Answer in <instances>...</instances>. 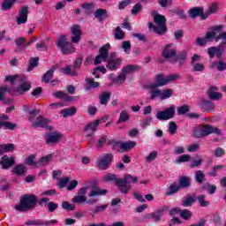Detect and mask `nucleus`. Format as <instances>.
Returning a JSON list of instances; mask_svg holds the SVG:
<instances>
[{
	"label": "nucleus",
	"mask_w": 226,
	"mask_h": 226,
	"mask_svg": "<svg viewBox=\"0 0 226 226\" xmlns=\"http://www.w3.org/2000/svg\"><path fill=\"white\" fill-rule=\"evenodd\" d=\"M71 33L73 35L71 38L72 43H79V41H80L81 36H82V31H80V26L73 25L71 27Z\"/></svg>",
	"instance_id": "2eb2a0df"
},
{
	"label": "nucleus",
	"mask_w": 226,
	"mask_h": 226,
	"mask_svg": "<svg viewBox=\"0 0 226 226\" xmlns=\"http://www.w3.org/2000/svg\"><path fill=\"white\" fill-rule=\"evenodd\" d=\"M56 47L64 54H73L75 52V48L73 44L66 41V35H61L56 42Z\"/></svg>",
	"instance_id": "423d86ee"
},
{
	"label": "nucleus",
	"mask_w": 226,
	"mask_h": 226,
	"mask_svg": "<svg viewBox=\"0 0 226 226\" xmlns=\"http://www.w3.org/2000/svg\"><path fill=\"white\" fill-rule=\"evenodd\" d=\"M202 13H203L202 8L194 7L189 11V17L191 19H197V17H200Z\"/></svg>",
	"instance_id": "cd10ccee"
},
{
	"label": "nucleus",
	"mask_w": 226,
	"mask_h": 226,
	"mask_svg": "<svg viewBox=\"0 0 226 226\" xmlns=\"http://www.w3.org/2000/svg\"><path fill=\"white\" fill-rule=\"evenodd\" d=\"M0 165H2V169L4 170L10 169V167L15 165V159L11 155H4L1 157Z\"/></svg>",
	"instance_id": "a211bd4d"
},
{
	"label": "nucleus",
	"mask_w": 226,
	"mask_h": 226,
	"mask_svg": "<svg viewBox=\"0 0 226 226\" xmlns=\"http://www.w3.org/2000/svg\"><path fill=\"white\" fill-rule=\"evenodd\" d=\"M102 179L105 183H109V181H115L116 185H117V181H119V179H117V176L112 173H108L102 177Z\"/></svg>",
	"instance_id": "79ce46f5"
},
{
	"label": "nucleus",
	"mask_w": 226,
	"mask_h": 226,
	"mask_svg": "<svg viewBox=\"0 0 226 226\" xmlns=\"http://www.w3.org/2000/svg\"><path fill=\"white\" fill-rule=\"evenodd\" d=\"M62 73L64 75H71V77H77L78 73L75 71H72V65H66L65 67L60 69Z\"/></svg>",
	"instance_id": "c9c22d12"
},
{
	"label": "nucleus",
	"mask_w": 226,
	"mask_h": 226,
	"mask_svg": "<svg viewBox=\"0 0 226 226\" xmlns=\"http://www.w3.org/2000/svg\"><path fill=\"white\" fill-rule=\"evenodd\" d=\"M152 17L154 18L155 26L153 25V23H149V29H154V33L157 34H163L167 31V19H165V16L158 14L156 11H154L152 12Z\"/></svg>",
	"instance_id": "7ed1b4c3"
},
{
	"label": "nucleus",
	"mask_w": 226,
	"mask_h": 226,
	"mask_svg": "<svg viewBox=\"0 0 226 226\" xmlns=\"http://www.w3.org/2000/svg\"><path fill=\"white\" fill-rule=\"evenodd\" d=\"M37 204L38 200H36V196L34 194H24L21 196L19 203L15 205L14 209L19 211V213H26V211L34 209Z\"/></svg>",
	"instance_id": "f03ea898"
},
{
	"label": "nucleus",
	"mask_w": 226,
	"mask_h": 226,
	"mask_svg": "<svg viewBox=\"0 0 226 226\" xmlns=\"http://www.w3.org/2000/svg\"><path fill=\"white\" fill-rule=\"evenodd\" d=\"M138 178L136 177H132L131 175H126L124 179L117 180V186H118L121 193L126 195L128 192H130V188H132V183H137Z\"/></svg>",
	"instance_id": "20e7f679"
},
{
	"label": "nucleus",
	"mask_w": 226,
	"mask_h": 226,
	"mask_svg": "<svg viewBox=\"0 0 226 226\" xmlns=\"http://www.w3.org/2000/svg\"><path fill=\"white\" fill-rule=\"evenodd\" d=\"M211 68H215L218 70V72H225L226 69V62L223 60H218L214 62L211 66Z\"/></svg>",
	"instance_id": "393cba45"
},
{
	"label": "nucleus",
	"mask_w": 226,
	"mask_h": 226,
	"mask_svg": "<svg viewBox=\"0 0 226 226\" xmlns=\"http://www.w3.org/2000/svg\"><path fill=\"white\" fill-rule=\"evenodd\" d=\"M166 209L167 207H162L154 211L153 213L147 214L144 216V220H153L156 223L162 220V216H163V213L166 211Z\"/></svg>",
	"instance_id": "ddd939ff"
},
{
	"label": "nucleus",
	"mask_w": 226,
	"mask_h": 226,
	"mask_svg": "<svg viewBox=\"0 0 226 226\" xmlns=\"http://www.w3.org/2000/svg\"><path fill=\"white\" fill-rule=\"evenodd\" d=\"M193 202H195V198H193L192 196H188V197L185 198V200L182 201V206L184 207H190V206H192V204H193Z\"/></svg>",
	"instance_id": "a18cd8bd"
},
{
	"label": "nucleus",
	"mask_w": 226,
	"mask_h": 226,
	"mask_svg": "<svg viewBox=\"0 0 226 226\" xmlns=\"http://www.w3.org/2000/svg\"><path fill=\"white\" fill-rule=\"evenodd\" d=\"M162 56L164 59H167L170 63H177V59L176 58V49L174 48V44H167L162 50Z\"/></svg>",
	"instance_id": "1a4fd4ad"
},
{
	"label": "nucleus",
	"mask_w": 226,
	"mask_h": 226,
	"mask_svg": "<svg viewBox=\"0 0 226 226\" xmlns=\"http://www.w3.org/2000/svg\"><path fill=\"white\" fill-rule=\"evenodd\" d=\"M130 120V114H128L125 110H123L120 112V116L119 118L117 120V124H119V123H126V121Z\"/></svg>",
	"instance_id": "ea45409f"
},
{
	"label": "nucleus",
	"mask_w": 226,
	"mask_h": 226,
	"mask_svg": "<svg viewBox=\"0 0 226 226\" xmlns=\"http://www.w3.org/2000/svg\"><path fill=\"white\" fill-rule=\"evenodd\" d=\"M25 225L26 226H39V225H43V221L42 220H28L25 222Z\"/></svg>",
	"instance_id": "13d9d810"
},
{
	"label": "nucleus",
	"mask_w": 226,
	"mask_h": 226,
	"mask_svg": "<svg viewBox=\"0 0 226 226\" xmlns=\"http://www.w3.org/2000/svg\"><path fill=\"white\" fill-rule=\"evenodd\" d=\"M35 48L37 50H41V52H43L48 49L47 42L45 41L37 42L35 45Z\"/></svg>",
	"instance_id": "774afa93"
},
{
	"label": "nucleus",
	"mask_w": 226,
	"mask_h": 226,
	"mask_svg": "<svg viewBox=\"0 0 226 226\" xmlns=\"http://www.w3.org/2000/svg\"><path fill=\"white\" fill-rule=\"evenodd\" d=\"M87 201V198L84 195L78 194L72 199V202L75 204H84Z\"/></svg>",
	"instance_id": "864d4df0"
},
{
	"label": "nucleus",
	"mask_w": 226,
	"mask_h": 226,
	"mask_svg": "<svg viewBox=\"0 0 226 226\" xmlns=\"http://www.w3.org/2000/svg\"><path fill=\"white\" fill-rule=\"evenodd\" d=\"M40 61V58L38 57H32L29 60V66L26 70V72H33L36 66H38V62Z\"/></svg>",
	"instance_id": "4c0bfd02"
},
{
	"label": "nucleus",
	"mask_w": 226,
	"mask_h": 226,
	"mask_svg": "<svg viewBox=\"0 0 226 226\" xmlns=\"http://www.w3.org/2000/svg\"><path fill=\"white\" fill-rule=\"evenodd\" d=\"M50 160H52V154L41 157L38 162H36L35 167H45V165H49Z\"/></svg>",
	"instance_id": "b1692460"
},
{
	"label": "nucleus",
	"mask_w": 226,
	"mask_h": 226,
	"mask_svg": "<svg viewBox=\"0 0 226 226\" xmlns=\"http://www.w3.org/2000/svg\"><path fill=\"white\" fill-rule=\"evenodd\" d=\"M124 80H126V74H124V72H123L120 75H118V77L113 79V82H115L116 84H119V82L120 84H123Z\"/></svg>",
	"instance_id": "e2e57ef3"
},
{
	"label": "nucleus",
	"mask_w": 226,
	"mask_h": 226,
	"mask_svg": "<svg viewBox=\"0 0 226 226\" xmlns=\"http://www.w3.org/2000/svg\"><path fill=\"white\" fill-rule=\"evenodd\" d=\"M29 13V8L23 6L19 11V17L17 18V23L19 26L26 24L27 22V15Z\"/></svg>",
	"instance_id": "dca6fc26"
},
{
	"label": "nucleus",
	"mask_w": 226,
	"mask_h": 226,
	"mask_svg": "<svg viewBox=\"0 0 226 226\" xmlns=\"http://www.w3.org/2000/svg\"><path fill=\"white\" fill-rule=\"evenodd\" d=\"M137 70H139V65L129 64L122 68V72L124 73L125 75H128L130 73H135Z\"/></svg>",
	"instance_id": "c756f323"
},
{
	"label": "nucleus",
	"mask_w": 226,
	"mask_h": 226,
	"mask_svg": "<svg viewBox=\"0 0 226 226\" xmlns=\"http://www.w3.org/2000/svg\"><path fill=\"white\" fill-rule=\"evenodd\" d=\"M68 183H70V178L68 177L60 178L58 182V186L62 190L63 188H66V185H68Z\"/></svg>",
	"instance_id": "680f3d73"
},
{
	"label": "nucleus",
	"mask_w": 226,
	"mask_h": 226,
	"mask_svg": "<svg viewBox=\"0 0 226 226\" xmlns=\"http://www.w3.org/2000/svg\"><path fill=\"white\" fill-rule=\"evenodd\" d=\"M187 56L188 51H186V49L178 52L177 56H176V59L178 61L179 66H183V64H185Z\"/></svg>",
	"instance_id": "4be33fe9"
},
{
	"label": "nucleus",
	"mask_w": 226,
	"mask_h": 226,
	"mask_svg": "<svg viewBox=\"0 0 226 226\" xmlns=\"http://www.w3.org/2000/svg\"><path fill=\"white\" fill-rule=\"evenodd\" d=\"M168 81H167V76L165 74H158L155 77V83L150 85V87L153 89H156V87H163V86H167Z\"/></svg>",
	"instance_id": "f3484780"
},
{
	"label": "nucleus",
	"mask_w": 226,
	"mask_h": 226,
	"mask_svg": "<svg viewBox=\"0 0 226 226\" xmlns=\"http://www.w3.org/2000/svg\"><path fill=\"white\" fill-rule=\"evenodd\" d=\"M198 105L203 112H210V110H215V103L206 99L200 101Z\"/></svg>",
	"instance_id": "6ab92c4d"
},
{
	"label": "nucleus",
	"mask_w": 226,
	"mask_h": 226,
	"mask_svg": "<svg viewBox=\"0 0 226 226\" xmlns=\"http://www.w3.org/2000/svg\"><path fill=\"white\" fill-rule=\"evenodd\" d=\"M157 157L158 152L156 150H154L146 157V162H147V163H151V162H154Z\"/></svg>",
	"instance_id": "603ef678"
},
{
	"label": "nucleus",
	"mask_w": 226,
	"mask_h": 226,
	"mask_svg": "<svg viewBox=\"0 0 226 226\" xmlns=\"http://www.w3.org/2000/svg\"><path fill=\"white\" fill-rule=\"evenodd\" d=\"M124 32L121 29V26H117L115 30V40H124Z\"/></svg>",
	"instance_id": "49530a36"
},
{
	"label": "nucleus",
	"mask_w": 226,
	"mask_h": 226,
	"mask_svg": "<svg viewBox=\"0 0 226 226\" xmlns=\"http://www.w3.org/2000/svg\"><path fill=\"white\" fill-rule=\"evenodd\" d=\"M47 207H48V211L49 213H54V211H56V209L59 207V205L57 203L50 201V202H48Z\"/></svg>",
	"instance_id": "69168bd1"
},
{
	"label": "nucleus",
	"mask_w": 226,
	"mask_h": 226,
	"mask_svg": "<svg viewBox=\"0 0 226 226\" xmlns=\"http://www.w3.org/2000/svg\"><path fill=\"white\" fill-rule=\"evenodd\" d=\"M191 64L192 66L193 72H204V70H206V67L200 63H194Z\"/></svg>",
	"instance_id": "bf43d9fd"
},
{
	"label": "nucleus",
	"mask_w": 226,
	"mask_h": 226,
	"mask_svg": "<svg viewBox=\"0 0 226 226\" xmlns=\"http://www.w3.org/2000/svg\"><path fill=\"white\" fill-rule=\"evenodd\" d=\"M86 82L91 89H96V87H100V83L95 82L94 78H86Z\"/></svg>",
	"instance_id": "c03bdc74"
},
{
	"label": "nucleus",
	"mask_w": 226,
	"mask_h": 226,
	"mask_svg": "<svg viewBox=\"0 0 226 226\" xmlns=\"http://www.w3.org/2000/svg\"><path fill=\"white\" fill-rule=\"evenodd\" d=\"M15 146L11 143L8 144H0V156L2 154H4V153H11V151H14Z\"/></svg>",
	"instance_id": "412c9836"
},
{
	"label": "nucleus",
	"mask_w": 226,
	"mask_h": 226,
	"mask_svg": "<svg viewBox=\"0 0 226 226\" xmlns=\"http://www.w3.org/2000/svg\"><path fill=\"white\" fill-rule=\"evenodd\" d=\"M122 49L125 52V54H130V50H132V43L130 41H125L122 42Z\"/></svg>",
	"instance_id": "4d7b16f0"
},
{
	"label": "nucleus",
	"mask_w": 226,
	"mask_h": 226,
	"mask_svg": "<svg viewBox=\"0 0 226 226\" xmlns=\"http://www.w3.org/2000/svg\"><path fill=\"white\" fill-rule=\"evenodd\" d=\"M112 158L114 155L112 154H105L104 155L99 156L98 167L101 170H107L112 163Z\"/></svg>",
	"instance_id": "9d476101"
},
{
	"label": "nucleus",
	"mask_w": 226,
	"mask_h": 226,
	"mask_svg": "<svg viewBox=\"0 0 226 226\" xmlns=\"http://www.w3.org/2000/svg\"><path fill=\"white\" fill-rule=\"evenodd\" d=\"M94 17L99 20V22H102L103 19H107V17H109V14H107V10L105 9H97L94 12Z\"/></svg>",
	"instance_id": "a878e982"
},
{
	"label": "nucleus",
	"mask_w": 226,
	"mask_h": 226,
	"mask_svg": "<svg viewBox=\"0 0 226 226\" xmlns=\"http://www.w3.org/2000/svg\"><path fill=\"white\" fill-rule=\"evenodd\" d=\"M174 116H176V107L171 106L165 110L158 111L155 117L159 121H169V119H172Z\"/></svg>",
	"instance_id": "6e6552de"
},
{
	"label": "nucleus",
	"mask_w": 226,
	"mask_h": 226,
	"mask_svg": "<svg viewBox=\"0 0 226 226\" xmlns=\"http://www.w3.org/2000/svg\"><path fill=\"white\" fill-rule=\"evenodd\" d=\"M107 207H109V204H104L102 206H96L93 211L94 213H95V215H98V213H103L105 212V210L107 209Z\"/></svg>",
	"instance_id": "052dcab7"
},
{
	"label": "nucleus",
	"mask_w": 226,
	"mask_h": 226,
	"mask_svg": "<svg viewBox=\"0 0 226 226\" xmlns=\"http://www.w3.org/2000/svg\"><path fill=\"white\" fill-rule=\"evenodd\" d=\"M16 1L17 0H4L2 3V11H8V10H11V7L15 4Z\"/></svg>",
	"instance_id": "2f4dec72"
},
{
	"label": "nucleus",
	"mask_w": 226,
	"mask_h": 226,
	"mask_svg": "<svg viewBox=\"0 0 226 226\" xmlns=\"http://www.w3.org/2000/svg\"><path fill=\"white\" fill-rule=\"evenodd\" d=\"M192 215L193 214L192 213V211H190L188 209H184V210L180 211V216L184 220H190V218H192Z\"/></svg>",
	"instance_id": "3c124183"
},
{
	"label": "nucleus",
	"mask_w": 226,
	"mask_h": 226,
	"mask_svg": "<svg viewBox=\"0 0 226 226\" xmlns=\"http://www.w3.org/2000/svg\"><path fill=\"white\" fill-rule=\"evenodd\" d=\"M178 116H183V114H186V112H190V106L188 105H184L180 106L177 109Z\"/></svg>",
	"instance_id": "338daca9"
},
{
	"label": "nucleus",
	"mask_w": 226,
	"mask_h": 226,
	"mask_svg": "<svg viewBox=\"0 0 226 226\" xmlns=\"http://www.w3.org/2000/svg\"><path fill=\"white\" fill-rule=\"evenodd\" d=\"M211 133L222 135V131L211 124H204L202 129L199 128L194 131V137L200 139L202 137H207V135H211Z\"/></svg>",
	"instance_id": "39448f33"
},
{
	"label": "nucleus",
	"mask_w": 226,
	"mask_h": 226,
	"mask_svg": "<svg viewBox=\"0 0 226 226\" xmlns=\"http://www.w3.org/2000/svg\"><path fill=\"white\" fill-rule=\"evenodd\" d=\"M174 94V91L172 89L162 90L161 94V100H167L170 98Z\"/></svg>",
	"instance_id": "de8ad7c7"
},
{
	"label": "nucleus",
	"mask_w": 226,
	"mask_h": 226,
	"mask_svg": "<svg viewBox=\"0 0 226 226\" xmlns=\"http://www.w3.org/2000/svg\"><path fill=\"white\" fill-rule=\"evenodd\" d=\"M135 146H137L135 141L122 142V151H130V149H133Z\"/></svg>",
	"instance_id": "58836bf2"
},
{
	"label": "nucleus",
	"mask_w": 226,
	"mask_h": 226,
	"mask_svg": "<svg viewBox=\"0 0 226 226\" xmlns=\"http://www.w3.org/2000/svg\"><path fill=\"white\" fill-rule=\"evenodd\" d=\"M28 121L32 123V126H34V128H47V124L49 123V119L41 116L37 117L35 121H33V117H29Z\"/></svg>",
	"instance_id": "4468645a"
},
{
	"label": "nucleus",
	"mask_w": 226,
	"mask_h": 226,
	"mask_svg": "<svg viewBox=\"0 0 226 226\" xmlns=\"http://www.w3.org/2000/svg\"><path fill=\"white\" fill-rule=\"evenodd\" d=\"M110 144L112 146V149H114L115 151H121V152H123V142L116 141V140H111Z\"/></svg>",
	"instance_id": "09e8293b"
},
{
	"label": "nucleus",
	"mask_w": 226,
	"mask_h": 226,
	"mask_svg": "<svg viewBox=\"0 0 226 226\" xmlns=\"http://www.w3.org/2000/svg\"><path fill=\"white\" fill-rule=\"evenodd\" d=\"M15 43L17 45L15 52H22V50H26V49H24V43H26V39L24 37L18 38L15 41Z\"/></svg>",
	"instance_id": "7c9ffc66"
},
{
	"label": "nucleus",
	"mask_w": 226,
	"mask_h": 226,
	"mask_svg": "<svg viewBox=\"0 0 226 226\" xmlns=\"http://www.w3.org/2000/svg\"><path fill=\"white\" fill-rule=\"evenodd\" d=\"M110 49V44L103 45L100 49V54L95 56L94 64H102V61L107 63L106 68L110 72H116L119 69V65L123 63V58L116 56V52H112L109 55V49Z\"/></svg>",
	"instance_id": "f257e3e1"
},
{
	"label": "nucleus",
	"mask_w": 226,
	"mask_h": 226,
	"mask_svg": "<svg viewBox=\"0 0 226 226\" xmlns=\"http://www.w3.org/2000/svg\"><path fill=\"white\" fill-rule=\"evenodd\" d=\"M13 172L16 176H22L23 174H26V166L24 164H19L13 169Z\"/></svg>",
	"instance_id": "37998d69"
},
{
	"label": "nucleus",
	"mask_w": 226,
	"mask_h": 226,
	"mask_svg": "<svg viewBox=\"0 0 226 226\" xmlns=\"http://www.w3.org/2000/svg\"><path fill=\"white\" fill-rule=\"evenodd\" d=\"M168 132L170 135H174L176 132H177V124H176V122H170Z\"/></svg>",
	"instance_id": "0e129e2a"
},
{
	"label": "nucleus",
	"mask_w": 226,
	"mask_h": 226,
	"mask_svg": "<svg viewBox=\"0 0 226 226\" xmlns=\"http://www.w3.org/2000/svg\"><path fill=\"white\" fill-rule=\"evenodd\" d=\"M98 124H100V120H95L93 123L88 124L85 127V132H96V128H98Z\"/></svg>",
	"instance_id": "a19ab883"
},
{
	"label": "nucleus",
	"mask_w": 226,
	"mask_h": 226,
	"mask_svg": "<svg viewBox=\"0 0 226 226\" xmlns=\"http://www.w3.org/2000/svg\"><path fill=\"white\" fill-rule=\"evenodd\" d=\"M195 181L200 185H202L204 181H206V175H204L203 170H197L195 171Z\"/></svg>",
	"instance_id": "72a5a7b5"
},
{
	"label": "nucleus",
	"mask_w": 226,
	"mask_h": 226,
	"mask_svg": "<svg viewBox=\"0 0 226 226\" xmlns=\"http://www.w3.org/2000/svg\"><path fill=\"white\" fill-rule=\"evenodd\" d=\"M107 190L99 189L98 187H94L88 193V197H100V195H105Z\"/></svg>",
	"instance_id": "bb28decb"
},
{
	"label": "nucleus",
	"mask_w": 226,
	"mask_h": 226,
	"mask_svg": "<svg viewBox=\"0 0 226 226\" xmlns=\"http://www.w3.org/2000/svg\"><path fill=\"white\" fill-rule=\"evenodd\" d=\"M181 190V186L177 184H171L169 187V192H166V195L170 196L174 193H177Z\"/></svg>",
	"instance_id": "f704fd0d"
},
{
	"label": "nucleus",
	"mask_w": 226,
	"mask_h": 226,
	"mask_svg": "<svg viewBox=\"0 0 226 226\" xmlns=\"http://www.w3.org/2000/svg\"><path fill=\"white\" fill-rule=\"evenodd\" d=\"M152 100H156V98H160L162 100V90L160 89H153L150 91Z\"/></svg>",
	"instance_id": "5fc2aeb1"
},
{
	"label": "nucleus",
	"mask_w": 226,
	"mask_h": 226,
	"mask_svg": "<svg viewBox=\"0 0 226 226\" xmlns=\"http://www.w3.org/2000/svg\"><path fill=\"white\" fill-rule=\"evenodd\" d=\"M77 113V109L75 108H68L64 109L60 111V114H62L63 117H68L70 116H74V114Z\"/></svg>",
	"instance_id": "473e14b6"
},
{
	"label": "nucleus",
	"mask_w": 226,
	"mask_h": 226,
	"mask_svg": "<svg viewBox=\"0 0 226 226\" xmlns=\"http://www.w3.org/2000/svg\"><path fill=\"white\" fill-rule=\"evenodd\" d=\"M190 185H191L190 177H181L179 178V185H178L180 186V188H188V187H190Z\"/></svg>",
	"instance_id": "e433bc0d"
},
{
	"label": "nucleus",
	"mask_w": 226,
	"mask_h": 226,
	"mask_svg": "<svg viewBox=\"0 0 226 226\" xmlns=\"http://www.w3.org/2000/svg\"><path fill=\"white\" fill-rule=\"evenodd\" d=\"M222 27L223 26H214L212 28V31L207 33L204 38L199 37L197 39V45H199L200 47H202L203 45H206V43H207V41H213V40H215L216 38V34H218V33H220L222 31Z\"/></svg>",
	"instance_id": "0eeeda50"
},
{
	"label": "nucleus",
	"mask_w": 226,
	"mask_h": 226,
	"mask_svg": "<svg viewBox=\"0 0 226 226\" xmlns=\"http://www.w3.org/2000/svg\"><path fill=\"white\" fill-rule=\"evenodd\" d=\"M54 72H56L55 68L49 69L42 77V82L49 84L50 80H52V77H54Z\"/></svg>",
	"instance_id": "c85d7f7f"
},
{
	"label": "nucleus",
	"mask_w": 226,
	"mask_h": 226,
	"mask_svg": "<svg viewBox=\"0 0 226 226\" xmlns=\"http://www.w3.org/2000/svg\"><path fill=\"white\" fill-rule=\"evenodd\" d=\"M81 10H83L85 15H91L93 11H94V8H96V4L94 3H83L80 5Z\"/></svg>",
	"instance_id": "aec40b11"
},
{
	"label": "nucleus",
	"mask_w": 226,
	"mask_h": 226,
	"mask_svg": "<svg viewBox=\"0 0 226 226\" xmlns=\"http://www.w3.org/2000/svg\"><path fill=\"white\" fill-rule=\"evenodd\" d=\"M197 200L201 207H207L209 206V201H206V195L204 194L198 196Z\"/></svg>",
	"instance_id": "8fccbe9b"
},
{
	"label": "nucleus",
	"mask_w": 226,
	"mask_h": 226,
	"mask_svg": "<svg viewBox=\"0 0 226 226\" xmlns=\"http://www.w3.org/2000/svg\"><path fill=\"white\" fill-rule=\"evenodd\" d=\"M191 158L192 157L189 154H182L175 162L176 163H185L186 162H190Z\"/></svg>",
	"instance_id": "6e6d98bb"
},
{
	"label": "nucleus",
	"mask_w": 226,
	"mask_h": 226,
	"mask_svg": "<svg viewBox=\"0 0 226 226\" xmlns=\"http://www.w3.org/2000/svg\"><path fill=\"white\" fill-rule=\"evenodd\" d=\"M110 92H102L99 95V102L101 105H109V101L110 100Z\"/></svg>",
	"instance_id": "5701e85b"
},
{
	"label": "nucleus",
	"mask_w": 226,
	"mask_h": 226,
	"mask_svg": "<svg viewBox=\"0 0 226 226\" xmlns=\"http://www.w3.org/2000/svg\"><path fill=\"white\" fill-rule=\"evenodd\" d=\"M220 89L216 86H211L208 87L207 91V94L210 100L214 102H218V100H222L223 98V94L219 92Z\"/></svg>",
	"instance_id": "9b49d317"
},
{
	"label": "nucleus",
	"mask_w": 226,
	"mask_h": 226,
	"mask_svg": "<svg viewBox=\"0 0 226 226\" xmlns=\"http://www.w3.org/2000/svg\"><path fill=\"white\" fill-rule=\"evenodd\" d=\"M61 139H63V134L57 132H49L45 136L46 144H48V146H54V144H57Z\"/></svg>",
	"instance_id": "f8f14e48"
}]
</instances>
